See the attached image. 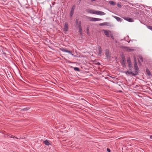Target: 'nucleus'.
Instances as JSON below:
<instances>
[{
  "label": "nucleus",
  "mask_w": 152,
  "mask_h": 152,
  "mask_svg": "<svg viewBox=\"0 0 152 152\" xmlns=\"http://www.w3.org/2000/svg\"><path fill=\"white\" fill-rule=\"evenodd\" d=\"M127 63L128 64V66L129 67V69L130 70L132 71L133 68L132 65V63L131 61V60L130 58H128L127 60Z\"/></svg>",
  "instance_id": "f257e3e1"
},
{
  "label": "nucleus",
  "mask_w": 152,
  "mask_h": 152,
  "mask_svg": "<svg viewBox=\"0 0 152 152\" xmlns=\"http://www.w3.org/2000/svg\"><path fill=\"white\" fill-rule=\"evenodd\" d=\"M81 21H80L79 22V23L78 24V25L77 26H78V27L79 28H82L81 26Z\"/></svg>",
  "instance_id": "393cba45"
},
{
  "label": "nucleus",
  "mask_w": 152,
  "mask_h": 152,
  "mask_svg": "<svg viewBox=\"0 0 152 152\" xmlns=\"http://www.w3.org/2000/svg\"><path fill=\"white\" fill-rule=\"evenodd\" d=\"M107 150L108 152H110V148H107Z\"/></svg>",
  "instance_id": "c9c22d12"
},
{
  "label": "nucleus",
  "mask_w": 152,
  "mask_h": 152,
  "mask_svg": "<svg viewBox=\"0 0 152 152\" xmlns=\"http://www.w3.org/2000/svg\"><path fill=\"white\" fill-rule=\"evenodd\" d=\"M79 33H80V35H82V28H79Z\"/></svg>",
  "instance_id": "bb28decb"
},
{
  "label": "nucleus",
  "mask_w": 152,
  "mask_h": 152,
  "mask_svg": "<svg viewBox=\"0 0 152 152\" xmlns=\"http://www.w3.org/2000/svg\"><path fill=\"white\" fill-rule=\"evenodd\" d=\"M75 5H74L72 7L71 11L70 12V16L71 17H72V15L73 14L74 12V10L75 9Z\"/></svg>",
  "instance_id": "423d86ee"
},
{
  "label": "nucleus",
  "mask_w": 152,
  "mask_h": 152,
  "mask_svg": "<svg viewBox=\"0 0 152 152\" xmlns=\"http://www.w3.org/2000/svg\"><path fill=\"white\" fill-rule=\"evenodd\" d=\"M124 19L127 21L130 22H132L134 21L132 18L129 17H126L124 18Z\"/></svg>",
  "instance_id": "4468645a"
},
{
  "label": "nucleus",
  "mask_w": 152,
  "mask_h": 152,
  "mask_svg": "<svg viewBox=\"0 0 152 152\" xmlns=\"http://www.w3.org/2000/svg\"><path fill=\"white\" fill-rule=\"evenodd\" d=\"M147 27L148 29L152 31V26H147Z\"/></svg>",
  "instance_id": "c85d7f7f"
},
{
  "label": "nucleus",
  "mask_w": 152,
  "mask_h": 152,
  "mask_svg": "<svg viewBox=\"0 0 152 152\" xmlns=\"http://www.w3.org/2000/svg\"><path fill=\"white\" fill-rule=\"evenodd\" d=\"M43 143L45 144L46 145H51V144L49 142V141L48 140H45L43 141Z\"/></svg>",
  "instance_id": "dca6fc26"
},
{
  "label": "nucleus",
  "mask_w": 152,
  "mask_h": 152,
  "mask_svg": "<svg viewBox=\"0 0 152 152\" xmlns=\"http://www.w3.org/2000/svg\"><path fill=\"white\" fill-rule=\"evenodd\" d=\"M129 38V37L128 36H127L126 37L124 38V40L126 41H127L128 42V43H129L130 42V41H128L127 40H128V39Z\"/></svg>",
  "instance_id": "a878e982"
},
{
  "label": "nucleus",
  "mask_w": 152,
  "mask_h": 152,
  "mask_svg": "<svg viewBox=\"0 0 152 152\" xmlns=\"http://www.w3.org/2000/svg\"><path fill=\"white\" fill-rule=\"evenodd\" d=\"M88 19L91 21H100L102 20L101 19L97 18H94L88 17Z\"/></svg>",
  "instance_id": "f03ea898"
},
{
  "label": "nucleus",
  "mask_w": 152,
  "mask_h": 152,
  "mask_svg": "<svg viewBox=\"0 0 152 152\" xmlns=\"http://www.w3.org/2000/svg\"><path fill=\"white\" fill-rule=\"evenodd\" d=\"M139 58L141 60V61L142 62L143 61V59L142 57V56H140L139 57Z\"/></svg>",
  "instance_id": "72a5a7b5"
},
{
  "label": "nucleus",
  "mask_w": 152,
  "mask_h": 152,
  "mask_svg": "<svg viewBox=\"0 0 152 152\" xmlns=\"http://www.w3.org/2000/svg\"><path fill=\"white\" fill-rule=\"evenodd\" d=\"M146 72L147 75L148 76H151V73L150 71L149 70L148 68H147L146 69Z\"/></svg>",
  "instance_id": "2eb2a0df"
},
{
  "label": "nucleus",
  "mask_w": 152,
  "mask_h": 152,
  "mask_svg": "<svg viewBox=\"0 0 152 152\" xmlns=\"http://www.w3.org/2000/svg\"><path fill=\"white\" fill-rule=\"evenodd\" d=\"M125 58H121V61H122V60H125Z\"/></svg>",
  "instance_id": "58836bf2"
},
{
  "label": "nucleus",
  "mask_w": 152,
  "mask_h": 152,
  "mask_svg": "<svg viewBox=\"0 0 152 152\" xmlns=\"http://www.w3.org/2000/svg\"><path fill=\"white\" fill-rule=\"evenodd\" d=\"M86 12H87L91 14H96V11L95 10L91 9H89L86 10Z\"/></svg>",
  "instance_id": "7ed1b4c3"
},
{
  "label": "nucleus",
  "mask_w": 152,
  "mask_h": 152,
  "mask_svg": "<svg viewBox=\"0 0 152 152\" xmlns=\"http://www.w3.org/2000/svg\"><path fill=\"white\" fill-rule=\"evenodd\" d=\"M134 67H136L138 66L137 64V60L135 57H134Z\"/></svg>",
  "instance_id": "a211bd4d"
},
{
  "label": "nucleus",
  "mask_w": 152,
  "mask_h": 152,
  "mask_svg": "<svg viewBox=\"0 0 152 152\" xmlns=\"http://www.w3.org/2000/svg\"><path fill=\"white\" fill-rule=\"evenodd\" d=\"M60 50L62 51L68 53L69 54H71L73 56V54H72V52L71 50H69L67 49H66L64 48H61Z\"/></svg>",
  "instance_id": "0eeeda50"
},
{
  "label": "nucleus",
  "mask_w": 152,
  "mask_h": 152,
  "mask_svg": "<svg viewBox=\"0 0 152 152\" xmlns=\"http://www.w3.org/2000/svg\"><path fill=\"white\" fill-rule=\"evenodd\" d=\"M87 34L88 35H89V31L87 32Z\"/></svg>",
  "instance_id": "79ce46f5"
},
{
  "label": "nucleus",
  "mask_w": 152,
  "mask_h": 152,
  "mask_svg": "<svg viewBox=\"0 0 152 152\" xmlns=\"http://www.w3.org/2000/svg\"><path fill=\"white\" fill-rule=\"evenodd\" d=\"M138 62L139 64L140 65H141V63L139 59H138Z\"/></svg>",
  "instance_id": "4c0bfd02"
},
{
  "label": "nucleus",
  "mask_w": 152,
  "mask_h": 152,
  "mask_svg": "<svg viewBox=\"0 0 152 152\" xmlns=\"http://www.w3.org/2000/svg\"><path fill=\"white\" fill-rule=\"evenodd\" d=\"M111 37V38L113 39H114V37H113V34H110V36Z\"/></svg>",
  "instance_id": "2f4dec72"
},
{
  "label": "nucleus",
  "mask_w": 152,
  "mask_h": 152,
  "mask_svg": "<svg viewBox=\"0 0 152 152\" xmlns=\"http://www.w3.org/2000/svg\"><path fill=\"white\" fill-rule=\"evenodd\" d=\"M109 3L113 6H114L116 4L115 2L113 1H109Z\"/></svg>",
  "instance_id": "4be33fe9"
},
{
  "label": "nucleus",
  "mask_w": 152,
  "mask_h": 152,
  "mask_svg": "<svg viewBox=\"0 0 152 152\" xmlns=\"http://www.w3.org/2000/svg\"><path fill=\"white\" fill-rule=\"evenodd\" d=\"M86 12H87L91 14H96V11L95 10L91 9H89L86 10Z\"/></svg>",
  "instance_id": "20e7f679"
},
{
  "label": "nucleus",
  "mask_w": 152,
  "mask_h": 152,
  "mask_svg": "<svg viewBox=\"0 0 152 152\" xmlns=\"http://www.w3.org/2000/svg\"><path fill=\"white\" fill-rule=\"evenodd\" d=\"M10 134H6L5 135V137H10V136H10Z\"/></svg>",
  "instance_id": "7c9ffc66"
},
{
  "label": "nucleus",
  "mask_w": 152,
  "mask_h": 152,
  "mask_svg": "<svg viewBox=\"0 0 152 152\" xmlns=\"http://www.w3.org/2000/svg\"><path fill=\"white\" fill-rule=\"evenodd\" d=\"M117 6H118V7H121V5H120V4H117Z\"/></svg>",
  "instance_id": "f704fd0d"
},
{
  "label": "nucleus",
  "mask_w": 152,
  "mask_h": 152,
  "mask_svg": "<svg viewBox=\"0 0 152 152\" xmlns=\"http://www.w3.org/2000/svg\"><path fill=\"white\" fill-rule=\"evenodd\" d=\"M121 58H125V56L124 54H122V55H121Z\"/></svg>",
  "instance_id": "473e14b6"
},
{
  "label": "nucleus",
  "mask_w": 152,
  "mask_h": 152,
  "mask_svg": "<svg viewBox=\"0 0 152 152\" xmlns=\"http://www.w3.org/2000/svg\"><path fill=\"white\" fill-rule=\"evenodd\" d=\"M96 14L100 15H105V13L103 12L98 11H96Z\"/></svg>",
  "instance_id": "9d476101"
},
{
  "label": "nucleus",
  "mask_w": 152,
  "mask_h": 152,
  "mask_svg": "<svg viewBox=\"0 0 152 152\" xmlns=\"http://www.w3.org/2000/svg\"><path fill=\"white\" fill-rule=\"evenodd\" d=\"M96 0H91V2H93L94 1H96Z\"/></svg>",
  "instance_id": "a19ab883"
},
{
  "label": "nucleus",
  "mask_w": 152,
  "mask_h": 152,
  "mask_svg": "<svg viewBox=\"0 0 152 152\" xmlns=\"http://www.w3.org/2000/svg\"><path fill=\"white\" fill-rule=\"evenodd\" d=\"M109 23H110L109 22H104V23H99V25L100 26H103L104 25H107L109 26H111V25H108V24H109Z\"/></svg>",
  "instance_id": "ddd939ff"
},
{
  "label": "nucleus",
  "mask_w": 152,
  "mask_h": 152,
  "mask_svg": "<svg viewBox=\"0 0 152 152\" xmlns=\"http://www.w3.org/2000/svg\"><path fill=\"white\" fill-rule=\"evenodd\" d=\"M123 48L125 49V50L127 51L131 52V51H133L134 50L133 49H131L127 47L126 46L123 47Z\"/></svg>",
  "instance_id": "9b49d317"
},
{
  "label": "nucleus",
  "mask_w": 152,
  "mask_h": 152,
  "mask_svg": "<svg viewBox=\"0 0 152 152\" xmlns=\"http://www.w3.org/2000/svg\"><path fill=\"white\" fill-rule=\"evenodd\" d=\"M78 20H79L78 19H76V21H75V23H76V26H77L78 25V24L79 23V22H78Z\"/></svg>",
  "instance_id": "cd10ccee"
},
{
  "label": "nucleus",
  "mask_w": 152,
  "mask_h": 152,
  "mask_svg": "<svg viewBox=\"0 0 152 152\" xmlns=\"http://www.w3.org/2000/svg\"><path fill=\"white\" fill-rule=\"evenodd\" d=\"M126 63V61L125 60H122L121 61V64L122 66L124 67V66H125V64Z\"/></svg>",
  "instance_id": "412c9836"
},
{
  "label": "nucleus",
  "mask_w": 152,
  "mask_h": 152,
  "mask_svg": "<svg viewBox=\"0 0 152 152\" xmlns=\"http://www.w3.org/2000/svg\"><path fill=\"white\" fill-rule=\"evenodd\" d=\"M29 109H30L29 107H25V108H23V109H21V111H27V110H28Z\"/></svg>",
  "instance_id": "5701e85b"
},
{
  "label": "nucleus",
  "mask_w": 152,
  "mask_h": 152,
  "mask_svg": "<svg viewBox=\"0 0 152 152\" xmlns=\"http://www.w3.org/2000/svg\"><path fill=\"white\" fill-rule=\"evenodd\" d=\"M98 49L99 50V54H101L102 53V51L101 47L100 46H98Z\"/></svg>",
  "instance_id": "6ab92c4d"
},
{
  "label": "nucleus",
  "mask_w": 152,
  "mask_h": 152,
  "mask_svg": "<svg viewBox=\"0 0 152 152\" xmlns=\"http://www.w3.org/2000/svg\"><path fill=\"white\" fill-rule=\"evenodd\" d=\"M64 31H67L68 30V25L67 22H66L64 26Z\"/></svg>",
  "instance_id": "6e6552de"
},
{
  "label": "nucleus",
  "mask_w": 152,
  "mask_h": 152,
  "mask_svg": "<svg viewBox=\"0 0 152 152\" xmlns=\"http://www.w3.org/2000/svg\"><path fill=\"white\" fill-rule=\"evenodd\" d=\"M134 69L135 71V73H134V74L135 75H134V76H135L138 74L140 70L138 66L134 67Z\"/></svg>",
  "instance_id": "1a4fd4ad"
},
{
  "label": "nucleus",
  "mask_w": 152,
  "mask_h": 152,
  "mask_svg": "<svg viewBox=\"0 0 152 152\" xmlns=\"http://www.w3.org/2000/svg\"><path fill=\"white\" fill-rule=\"evenodd\" d=\"M2 52L3 53V54H4V55L5 56H6V53L4 52L2 50Z\"/></svg>",
  "instance_id": "ea45409f"
},
{
  "label": "nucleus",
  "mask_w": 152,
  "mask_h": 152,
  "mask_svg": "<svg viewBox=\"0 0 152 152\" xmlns=\"http://www.w3.org/2000/svg\"><path fill=\"white\" fill-rule=\"evenodd\" d=\"M89 27H87L86 28V31H87V32H88V31H89Z\"/></svg>",
  "instance_id": "e433bc0d"
},
{
  "label": "nucleus",
  "mask_w": 152,
  "mask_h": 152,
  "mask_svg": "<svg viewBox=\"0 0 152 152\" xmlns=\"http://www.w3.org/2000/svg\"><path fill=\"white\" fill-rule=\"evenodd\" d=\"M105 55L107 58L110 59V54L108 49H106L105 51Z\"/></svg>",
  "instance_id": "39448f33"
},
{
  "label": "nucleus",
  "mask_w": 152,
  "mask_h": 152,
  "mask_svg": "<svg viewBox=\"0 0 152 152\" xmlns=\"http://www.w3.org/2000/svg\"><path fill=\"white\" fill-rule=\"evenodd\" d=\"M74 69L75 71L79 72L80 71V69L77 67H75L74 68Z\"/></svg>",
  "instance_id": "b1692460"
},
{
  "label": "nucleus",
  "mask_w": 152,
  "mask_h": 152,
  "mask_svg": "<svg viewBox=\"0 0 152 152\" xmlns=\"http://www.w3.org/2000/svg\"><path fill=\"white\" fill-rule=\"evenodd\" d=\"M98 64H99V65H100V63H98Z\"/></svg>",
  "instance_id": "c03bdc74"
},
{
  "label": "nucleus",
  "mask_w": 152,
  "mask_h": 152,
  "mask_svg": "<svg viewBox=\"0 0 152 152\" xmlns=\"http://www.w3.org/2000/svg\"><path fill=\"white\" fill-rule=\"evenodd\" d=\"M113 17L118 21L121 22L122 20V19L121 18L117 16H113Z\"/></svg>",
  "instance_id": "aec40b11"
},
{
  "label": "nucleus",
  "mask_w": 152,
  "mask_h": 152,
  "mask_svg": "<svg viewBox=\"0 0 152 152\" xmlns=\"http://www.w3.org/2000/svg\"><path fill=\"white\" fill-rule=\"evenodd\" d=\"M150 138L151 139H152V135H151L150 136Z\"/></svg>",
  "instance_id": "37998d69"
},
{
  "label": "nucleus",
  "mask_w": 152,
  "mask_h": 152,
  "mask_svg": "<svg viewBox=\"0 0 152 152\" xmlns=\"http://www.w3.org/2000/svg\"><path fill=\"white\" fill-rule=\"evenodd\" d=\"M104 34L105 35L107 36V37H110L109 34V32H110V31H108L106 30H104Z\"/></svg>",
  "instance_id": "f8f14e48"
},
{
  "label": "nucleus",
  "mask_w": 152,
  "mask_h": 152,
  "mask_svg": "<svg viewBox=\"0 0 152 152\" xmlns=\"http://www.w3.org/2000/svg\"><path fill=\"white\" fill-rule=\"evenodd\" d=\"M10 137L13 138H17V139H18V138H17L16 137H15V136L12 135H11V136H10Z\"/></svg>",
  "instance_id": "c756f323"
},
{
  "label": "nucleus",
  "mask_w": 152,
  "mask_h": 152,
  "mask_svg": "<svg viewBox=\"0 0 152 152\" xmlns=\"http://www.w3.org/2000/svg\"><path fill=\"white\" fill-rule=\"evenodd\" d=\"M125 73L127 75V74H129V75H133V76H134V73H133L132 72H130L129 71H127L125 72Z\"/></svg>",
  "instance_id": "f3484780"
}]
</instances>
